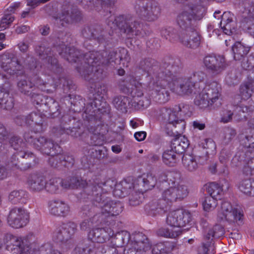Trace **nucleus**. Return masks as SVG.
<instances>
[{
	"instance_id": "1",
	"label": "nucleus",
	"mask_w": 254,
	"mask_h": 254,
	"mask_svg": "<svg viewBox=\"0 0 254 254\" xmlns=\"http://www.w3.org/2000/svg\"><path fill=\"white\" fill-rule=\"evenodd\" d=\"M65 52H60L59 54L70 63H77L84 61V64L82 67H77V69L82 76L86 79H98L102 76L103 65L121 64L124 67H127L130 61L128 51L125 48L119 49V51H111L108 52L106 51H90L84 55L82 58L80 52L75 48L65 47Z\"/></svg>"
},
{
	"instance_id": "2",
	"label": "nucleus",
	"mask_w": 254,
	"mask_h": 254,
	"mask_svg": "<svg viewBox=\"0 0 254 254\" xmlns=\"http://www.w3.org/2000/svg\"><path fill=\"white\" fill-rule=\"evenodd\" d=\"M180 175L175 172L168 175L162 172L159 175V182H167L169 187L162 191L161 198L152 199L145 205L144 209L148 215H162L169 210L172 203L181 200L187 196L188 189L180 182Z\"/></svg>"
},
{
	"instance_id": "3",
	"label": "nucleus",
	"mask_w": 254,
	"mask_h": 254,
	"mask_svg": "<svg viewBox=\"0 0 254 254\" xmlns=\"http://www.w3.org/2000/svg\"><path fill=\"white\" fill-rule=\"evenodd\" d=\"M117 184L113 180H109L101 182L100 185L98 184V188L88 186L85 189L87 198L91 200L93 204L100 206L101 213L105 217L116 216L123 210V204L119 201L112 200L102 194L110 191Z\"/></svg>"
},
{
	"instance_id": "4",
	"label": "nucleus",
	"mask_w": 254,
	"mask_h": 254,
	"mask_svg": "<svg viewBox=\"0 0 254 254\" xmlns=\"http://www.w3.org/2000/svg\"><path fill=\"white\" fill-rule=\"evenodd\" d=\"M180 61L178 59H169L163 65L166 75L165 80L159 82L162 86L168 87L174 93L184 96L191 94L197 85L191 77L182 76L176 73L180 69Z\"/></svg>"
},
{
	"instance_id": "5",
	"label": "nucleus",
	"mask_w": 254,
	"mask_h": 254,
	"mask_svg": "<svg viewBox=\"0 0 254 254\" xmlns=\"http://www.w3.org/2000/svg\"><path fill=\"white\" fill-rule=\"evenodd\" d=\"M189 110V106L180 104L173 108H164L160 110L159 119L165 124L164 129L170 136H176L182 134L186 127L184 120L179 119L178 115H185Z\"/></svg>"
},
{
	"instance_id": "6",
	"label": "nucleus",
	"mask_w": 254,
	"mask_h": 254,
	"mask_svg": "<svg viewBox=\"0 0 254 254\" xmlns=\"http://www.w3.org/2000/svg\"><path fill=\"white\" fill-rule=\"evenodd\" d=\"M205 0H191L184 6L177 19L178 25L182 29L181 31L194 28L192 27V21L200 20L203 17L205 9L202 3Z\"/></svg>"
},
{
	"instance_id": "7",
	"label": "nucleus",
	"mask_w": 254,
	"mask_h": 254,
	"mask_svg": "<svg viewBox=\"0 0 254 254\" xmlns=\"http://www.w3.org/2000/svg\"><path fill=\"white\" fill-rule=\"evenodd\" d=\"M156 183L157 179L154 175L148 174L139 177L135 184L132 182H127L126 180L122 181L116 186L113 193L116 196L123 197L130 191L132 187L140 192L143 193L153 188Z\"/></svg>"
},
{
	"instance_id": "8",
	"label": "nucleus",
	"mask_w": 254,
	"mask_h": 254,
	"mask_svg": "<svg viewBox=\"0 0 254 254\" xmlns=\"http://www.w3.org/2000/svg\"><path fill=\"white\" fill-rule=\"evenodd\" d=\"M221 87L217 82L207 84L194 99V104L200 108L216 106L219 102Z\"/></svg>"
},
{
	"instance_id": "9",
	"label": "nucleus",
	"mask_w": 254,
	"mask_h": 254,
	"mask_svg": "<svg viewBox=\"0 0 254 254\" xmlns=\"http://www.w3.org/2000/svg\"><path fill=\"white\" fill-rule=\"evenodd\" d=\"M107 25L112 29H115L117 27L124 29L125 33L127 35L128 38H132L134 35L136 36H142L140 24L135 21H127L125 17L120 15L115 17L110 15L106 21Z\"/></svg>"
},
{
	"instance_id": "10",
	"label": "nucleus",
	"mask_w": 254,
	"mask_h": 254,
	"mask_svg": "<svg viewBox=\"0 0 254 254\" xmlns=\"http://www.w3.org/2000/svg\"><path fill=\"white\" fill-rule=\"evenodd\" d=\"M191 220V215L190 212L183 209H177L168 213L166 222L171 228L181 229V228L189 224Z\"/></svg>"
},
{
	"instance_id": "11",
	"label": "nucleus",
	"mask_w": 254,
	"mask_h": 254,
	"mask_svg": "<svg viewBox=\"0 0 254 254\" xmlns=\"http://www.w3.org/2000/svg\"><path fill=\"white\" fill-rule=\"evenodd\" d=\"M243 217L242 212L237 208H233L228 201H224L217 214V221H227L230 223L241 221Z\"/></svg>"
},
{
	"instance_id": "12",
	"label": "nucleus",
	"mask_w": 254,
	"mask_h": 254,
	"mask_svg": "<svg viewBox=\"0 0 254 254\" xmlns=\"http://www.w3.org/2000/svg\"><path fill=\"white\" fill-rule=\"evenodd\" d=\"M29 213L22 207H15L9 211L7 223L13 228H20L25 226L28 222Z\"/></svg>"
},
{
	"instance_id": "13",
	"label": "nucleus",
	"mask_w": 254,
	"mask_h": 254,
	"mask_svg": "<svg viewBox=\"0 0 254 254\" xmlns=\"http://www.w3.org/2000/svg\"><path fill=\"white\" fill-rule=\"evenodd\" d=\"M161 11L160 5L154 0L149 1L141 7L136 8L137 14L148 21L156 20L161 15Z\"/></svg>"
},
{
	"instance_id": "14",
	"label": "nucleus",
	"mask_w": 254,
	"mask_h": 254,
	"mask_svg": "<svg viewBox=\"0 0 254 254\" xmlns=\"http://www.w3.org/2000/svg\"><path fill=\"white\" fill-rule=\"evenodd\" d=\"M203 64L207 69L215 75L220 74L228 65L224 56L216 55H209L205 57Z\"/></svg>"
},
{
	"instance_id": "15",
	"label": "nucleus",
	"mask_w": 254,
	"mask_h": 254,
	"mask_svg": "<svg viewBox=\"0 0 254 254\" xmlns=\"http://www.w3.org/2000/svg\"><path fill=\"white\" fill-rule=\"evenodd\" d=\"M33 145L43 154L51 156L50 157H55L61 151V148L57 143H54L52 140L43 136L34 139Z\"/></svg>"
},
{
	"instance_id": "16",
	"label": "nucleus",
	"mask_w": 254,
	"mask_h": 254,
	"mask_svg": "<svg viewBox=\"0 0 254 254\" xmlns=\"http://www.w3.org/2000/svg\"><path fill=\"white\" fill-rule=\"evenodd\" d=\"M76 230L77 225L74 222L63 224L54 232L53 240L57 242H66L72 237Z\"/></svg>"
},
{
	"instance_id": "17",
	"label": "nucleus",
	"mask_w": 254,
	"mask_h": 254,
	"mask_svg": "<svg viewBox=\"0 0 254 254\" xmlns=\"http://www.w3.org/2000/svg\"><path fill=\"white\" fill-rule=\"evenodd\" d=\"M0 66L10 75L16 74L21 67L17 58L10 53L0 56Z\"/></svg>"
},
{
	"instance_id": "18",
	"label": "nucleus",
	"mask_w": 254,
	"mask_h": 254,
	"mask_svg": "<svg viewBox=\"0 0 254 254\" xmlns=\"http://www.w3.org/2000/svg\"><path fill=\"white\" fill-rule=\"evenodd\" d=\"M6 249L8 251L17 250L19 254H30L29 247L25 244L23 240L20 238L6 234L5 236Z\"/></svg>"
},
{
	"instance_id": "19",
	"label": "nucleus",
	"mask_w": 254,
	"mask_h": 254,
	"mask_svg": "<svg viewBox=\"0 0 254 254\" xmlns=\"http://www.w3.org/2000/svg\"><path fill=\"white\" fill-rule=\"evenodd\" d=\"M179 41L188 47L196 48L200 44V38L197 32L193 28L185 31H180Z\"/></svg>"
},
{
	"instance_id": "20",
	"label": "nucleus",
	"mask_w": 254,
	"mask_h": 254,
	"mask_svg": "<svg viewBox=\"0 0 254 254\" xmlns=\"http://www.w3.org/2000/svg\"><path fill=\"white\" fill-rule=\"evenodd\" d=\"M245 10L243 13L241 23L248 32L254 37V6L244 3Z\"/></svg>"
},
{
	"instance_id": "21",
	"label": "nucleus",
	"mask_w": 254,
	"mask_h": 254,
	"mask_svg": "<svg viewBox=\"0 0 254 254\" xmlns=\"http://www.w3.org/2000/svg\"><path fill=\"white\" fill-rule=\"evenodd\" d=\"M221 20L218 24L223 32L228 35L232 34L236 31L237 23L234 15L230 11H225L221 16Z\"/></svg>"
},
{
	"instance_id": "22",
	"label": "nucleus",
	"mask_w": 254,
	"mask_h": 254,
	"mask_svg": "<svg viewBox=\"0 0 254 254\" xmlns=\"http://www.w3.org/2000/svg\"><path fill=\"white\" fill-rule=\"evenodd\" d=\"M114 232L110 228H96L90 231L88 233V238L92 242L84 245H88L91 243L93 244L94 242L103 243L108 240L110 237L113 236ZM95 246V245H94Z\"/></svg>"
},
{
	"instance_id": "23",
	"label": "nucleus",
	"mask_w": 254,
	"mask_h": 254,
	"mask_svg": "<svg viewBox=\"0 0 254 254\" xmlns=\"http://www.w3.org/2000/svg\"><path fill=\"white\" fill-rule=\"evenodd\" d=\"M36 52L42 59H46L48 62L47 67L54 72H59L61 68L58 64V61L56 58H53L51 52V49H46L43 46H38L36 48Z\"/></svg>"
},
{
	"instance_id": "24",
	"label": "nucleus",
	"mask_w": 254,
	"mask_h": 254,
	"mask_svg": "<svg viewBox=\"0 0 254 254\" xmlns=\"http://www.w3.org/2000/svg\"><path fill=\"white\" fill-rule=\"evenodd\" d=\"M166 75L164 70L159 73L157 77V80L154 85V90L156 94L154 98L157 102L159 103H164L169 100V93L165 89L167 86H162L159 82L165 80L164 77Z\"/></svg>"
},
{
	"instance_id": "25",
	"label": "nucleus",
	"mask_w": 254,
	"mask_h": 254,
	"mask_svg": "<svg viewBox=\"0 0 254 254\" xmlns=\"http://www.w3.org/2000/svg\"><path fill=\"white\" fill-rule=\"evenodd\" d=\"M49 210L51 214L57 216H66L70 212L69 205L61 200H53L49 203Z\"/></svg>"
},
{
	"instance_id": "26",
	"label": "nucleus",
	"mask_w": 254,
	"mask_h": 254,
	"mask_svg": "<svg viewBox=\"0 0 254 254\" xmlns=\"http://www.w3.org/2000/svg\"><path fill=\"white\" fill-rule=\"evenodd\" d=\"M27 184L32 191H40L46 187V180L45 177L39 174H33L29 176Z\"/></svg>"
},
{
	"instance_id": "27",
	"label": "nucleus",
	"mask_w": 254,
	"mask_h": 254,
	"mask_svg": "<svg viewBox=\"0 0 254 254\" xmlns=\"http://www.w3.org/2000/svg\"><path fill=\"white\" fill-rule=\"evenodd\" d=\"M80 214L82 217L85 218L80 223V228L81 230H87L93 226L95 216H92L93 213L87 205L82 207Z\"/></svg>"
},
{
	"instance_id": "28",
	"label": "nucleus",
	"mask_w": 254,
	"mask_h": 254,
	"mask_svg": "<svg viewBox=\"0 0 254 254\" xmlns=\"http://www.w3.org/2000/svg\"><path fill=\"white\" fill-rule=\"evenodd\" d=\"M26 124L33 127L35 132L44 130L43 118L39 113H32L26 117Z\"/></svg>"
},
{
	"instance_id": "29",
	"label": "nucleus",
	"mask_w": 254,
	"mask_h": 254,
	"mask_svg": "<svg viewBox=\"0 0 254 254\" xmlns=\"http://www.w3.org/2000/svg\"><path fill=\"white\" fill-rule=\"evenodd\" d=\"M139 244L143 245L141 248L143 250H150L151 248V244L146 236L142 233L135 232L131 235V244L134 248H138Z\"/></svg>"
},
{
	"instance_id": "30",
	"label": "nucleus",
	"mask_w": 254,
	"mask_h": 254,
	"mask_svg": "<svg viewBox=\"0 0 254 254\" xmlns=\"http://www.w3.org/2000/svg\"><path fill=\"white\" fill-rule=\"evenodd\" d=\"M204 161L198 160V157L194 156L190 154H185L182 158V161L184 166L189 171H194L198 167V164H203L205 163L206 157H204Z\"/></svg>"
},
{
	"instance_id": "31",
	"label": "nucleus",
	"mask_w": 254,
	"mask_h": 254,
	"mask_svg": "<svg viewBox=\"0 0 254 254\" xmlns=\"http://www.w3.org/2000/svg\"><path fill=\"white\" fill-rule=\"evenodd\" d=\"M59 160L60 162L62 161V165L66 167H71L74 163V160L72 156L69 155L68 154H60L58 153L55 157H50L49 162L53 167H56L58 165L57 163L54 162L55 160Z\"/></svg>"
},
{
	"instance_id": "32",
	"label": "nucleus",
	"mask_w": 254,
	"mask_h": 254,
	"mask_svg": "<svg viewBox=\"0 0 254 254\" xmlns=\"http://www.w3.org/2000/svg\"><path fill=\"white\" fill-rule=\"evenodd\" d=\"M71 188H76L78 187L83 188L84 190L81 194L82 196L84 198H87V194L85 193L84 190L88 186H96L98 188V184L99 185L101 184V183H99L97 180L94 181L93 184H87L86 181L82 180L81 178L78 177H73L69 178Z\"/></svg>"
},
{
	"instance_id": "33",
	"label": "nucleus",
	"mask_w": 254,
	"mask_h": 254,
	"mask_svg": "<svg viewBox=\"0 0 254 254\" xmlns=\"http://www.w3.org/2000/svg\"><path fill=\"white\" fill-rule=\"evenodd\" d=\"M81 14L79 11L75 9L69 12V10L64 9L60 14L59 18L61 21H64L66 23L76 22L80 19Z\"/></svg>"
},
{
	"instance_id": "34",
	"label": "nucleus",
	"mask_w": 254,
	"mask_h": 254,
	"mask_svg": "<svg viewBox=\"0 0 254 254\" xmlns=\"http://www.w3.org/2000/svg\"><path fill=\"white\" fill-rule=\"evenodd\" d=\"M189 144L187 138L185 137H179L172 141L170 148L180 156V154L188 147Z\"/></svg>"
},
{
	"instance_id": "35",
	"label": "nucleus",
	"mask_w": 254,
	"mask_h": 254,
	"mask_svg": "<svg viewBox=\"0 0 254 254\" xmlns=\"http://www.w3.org/2000/svg\"><path fill=\"white\" fill-rule=\"evenodd\" d=\"M180 155L170 147L165 150L162 154V160L164 164L169 166H174L177 163Z\"/></svg>"
},
{
	"instance_id": "36",
	"label": "nucleus",
	"mask_w": 254,
	"mask_h": 254,
	"mask_svg": "<svg viewBox=\"0 0 254 254\" xmlns=\"http://www.w3.org/2000/svg\"><path fill=\"white\" fill-rule=\"evenodd\" d=\"M232 50L234 59L240 61L245 58L249 51V48L242 45L241 43L237 42L233 45Z\"/></svg>"
},
{
	"instance_id": "37",
	"label": "nucleus",
	"mask_w": 254,
	"mask_h": 254,
	"mask_svg": "<svg viewBox=\"0 0 254 254\" xmlns=\"http://www.w3.org/2000/svg\"><path fill=\"white\" fill-rule=\"evenodd\" d=\"M26 197L27 192L26 191L22 190H14L10 192L8 199L11 203L15 204L19 203H24Z\"/></svg>"
},
{
	"instance_id": "38",
	"label": "nucleus",
	"mask_w": 254,
	"mask_h": 254,
	"mask_svg": "<svg viewBox=\"0 0 254 254\" xmlns=\"http://www.w3.org/2000/svg\"><path fill=\"white\" fill-rule=\"evenodd\" d=\"M100 110L98 107L96 100H94L89 103L86 106L83 118L88 121H91L94 118L95 114Z\"/></svg>"
},
{
	"instance_id": "39",
	"label": "nucleus",
	"mask_w": 254,
	"mask_h": 254,
	"mask_svg": "<svg viewBox=\"0 0 254 254\" xmlns=\"http://www.w3.org/2000/svg\"><path fill=\"white\" fill-rule=\"evenodd\" d=\"M9 97L8 90L3 85L0 86V105L4 103L5 104L4 108L6 110H10L13 107V104L12 99Z\"/></svg>"
},
{
	"instance_id": "40",
	"label": "nucleus",
	"mask_w": 254,
	"mask_h": 254,
	"mask_svg": "<svg viewBox=\"0 0 254 254\" xmlns=\"http://www.w3.org/2000/svg\"><path fill=\"white\" fill-rule=\"evenodd\" d=\"M223 185L213 182L209 184L207 188V191L210 194L208 196H212L217 199H220L223 194Z\"/></svg>"
},
{
	"instance_id": "41",
	"label": "nucleus",
	"mask_w": 254,
	"mask_h": 254,
	"mask_svg": "<svg viewBox=\"0 0 254 254\" xmlns=\"http://www.w3.org/2000/svg\"><path fill=\"white\" fill-rule=\"evenodd\" d=\"M157 233L158 236L161 237L175 238L181 234L182 231L179 228L174 229L173 228L169 229L162 227L158 230Z\"/></svg>"
},
{
	"instance_id": "42",
	"label": "nucleus",
	"mask_w": 254,
	"mask_h": 254,
	"mask_svg": "<svg viewBox=\"0 0 254 254\" xmlns=\"http://www.w3.org/2000/svg\"><path fill=\"white\" fill-rule=\"evenodd\" d=\"M161 35L162 37L170 41L175 42L179 41L180 32L179 33L177 30L169 27L163 28L161 30Z\"/></svg>"
},
{
	"instance_id": "43",
	"label": "nucleus",
	"mask_w": 254,
	"mask_h": 254,
	"mask_svg": "<svg viewBox=\"0 0 254 254\" xmlns=\"http://www.w3.org/2000/svg\"><path fill=\"white\" fill-rule=\"evenodd\" d=\"M113 103L117 110L122 112H126L129 104V100L126 96H117L114 99Z\"/></svg>"
},
{
	"instance_id": "44",
	"label": "nucleus",
	"mask_w": 254,
	"mask_h": 254,
	"mask_svg": "<svg viewBox=\"0 0 254 254\" xmlns=\"http://www.w3.org/2000/svg\"><path fill=\"white\" fill-rule=\"evenodd\" d=\"M61 182L62 179L60 178H52L49 180L48 182L46 181L45 189L50 193H58L60 190V184H61Z\"/></svg>"
},
{
	"instance_id": "45",
	"label": "nucleus",
	"mask_w": 254,
	"mask_h": 254,
	"mask_svg": "<svg viewBox=\"0 0 254 254\" xmlns=\"http://www.w3.org/2000/svg\"><path fill=\"white\" fill-rule=\"evenodd\" d=\"M96 246L92 243L88 245L77 247L72 251L71 254H97Z\"/></svg>"
},
{
	"instance_id": "46",
	"label": "nucleus",
	"mask_w": 254,
	"mask_h": 254,
	"mask_svg": "<svg viewBox=\"0 0 254 254\" xmlns=\"http://www.w3.org/2000/svg\"><path fill=\"white\" fill-rule=\"evenodd\" d=\"M238 188L242 192L250 196L253 190L254 193V182L252 184L249 179L242 180L238 185Z\"/></svg>"
},
{
	"instance_id": "47",
	"label": "nucleus",
	"mask_w": 254,
	"mask_h": 254,
	"mask_svg": "<svg viewBox=\"0 0 254 254\" xmlns=\"http://www.w3.org/2000/svg\"><path fill=\"white\" fill-rule=\"evenodd\" d=\"M224 234L223 227L220 225H216L212 228L209 229L206 238L208 240L212 239L213 238H219Z\"/></svg>"
},
{
	"instance_id": "48",
	"label": "nucleus",
	"mask_w": 254,
	"mask_h": 254,
	"mask_svg": "<svg viewBox=\"0 0 254 254\" xmlns=\"http://www.w3.org/2000/svg\"><path fill=\"white\" fill-rule=\"evenodd\" d=\"M35 86L31 79L30 80H21L17 83L18 90L24 94H28L29 92Z\"/></svg>"
},
{
	"instance_id": "49",
	"label": "nucleus",
	"mask_w": 254,
	"mask_h": 254,
	"mask_svg": "<svg viewBox=\"0 0 254 254\" xmlns=\"http://www.w3.org/2000/svg\"><path fill=\"white\" fill-rule=\"evenodd\" d=\"M131 193V194L129 196V204L131 205H138L140 203L139 199L140 198V196L142 195L143 193L140 192L139 191H138L137 190L133 188V187L130 190V191L126 194L124 197ZM124 197V196L123 197Z\"/></svg>"
},
{
	"instance_id": "50",
	"label": "nucleus",
	"mask_w": 254,
	"mask_h": 254,
	"mask_svg": "<svg viewBox=\"0 0 254 254\" xmlns=\"http://www.w3.org/2000/svg\"><path fill=\"white\" fill-rule=\"evenodd\" d=\"M14 20L11 14H5L0 19V31L9 27Z\"/></svg>"
},
{
	"instance_id": "51",
	"label": "nucleus",
	"mask_w": 254,
	"mask_h": 254,
	"mask_svg": "<svg viewBox=\"0 0 254 254\" xmlns=\"http://www.w3.org/2000/svg\"><path fill=\"white\" fill-rule=\"evenodd\" d=\"M217 199L212 196H206L203 202V209L205 211H209L213 210L217 205Z\"/></svg>"
},
{
	"instance_id": "52",
	"label": "nucleus",
	"mask_w": 254,
	"mask_h": 254,
	"mask_svg": "<svg viewBox=\"0 0 254 254\" xmlns=\"http://www.w3.org/2000/svg\"><path fill=\"white\" fill-rule=\"evenodd\" d=\"M236 134V130L230 127L226 128L223 130L222 142L224 144L229 143L235 137Z\"/></svg>"
},
{
	"instance_id": "53",
	"label": "nucleus",
	"mask_w": 254,
	"mask_h": 254,
	"mask_svg": "<svg viewBox=\"0 0 254 254\" xmlns=\"http://www.w3.org/2000/svg\"><path fill=\"white\" fill-rule=\"evenodd\" d=\"M93 30L101 31V26L97 25L85 27L82 31V34L86 38H92L93 36H97L98 35L97 33L93 32Z\"/></svg>"
},
{
	"instance_id": "54",
	"label": "nucleus",
	"mask_w": 254,
	"mask_h": 254,
	"mask_svg": "<svg viewBox=\"0 0 254 254\" xmlns=\"http://www.w3.org/2000/svg\"><path fill=\"white\" fill-rule=\"evenodd\" d=\"M248 125L250 128L247 129L246 138L249 142L254 143V119L249 120Z\"/></svg>"
},
{
	"instance_id": "55",
	"label": "nucleus",
	"mask_w": 254,
	"mask_h": 254,
	"mask_svg": "<svg viewBox=\"0 0 254 254\" xmlns=\"http://www.w3.org/2000/svg\"><path fill=\"white\" fill-rule=\"evenodd\" d=\"M130 94L133 98L134 101L135 99L142 97L143 95L142 85L139 83H137L136 85L132 86L130 91Z\"/></svg>"
},
{
	"instance_id": "56",
	"label": "nucleus",
	"mask_w": 254,
	"mask_h": 254,
	"mask_svg": "<svg viewBox=\"0 0 254 254\" xmlns=\"http://www.w3.org/2000/svg\"><path fill=\"white\" fill-rule=\"evenodd\" d=\"M116 0H82V1L89 2V5H97L98 4L102 6H111L114 4Z\"/></svg>"
},
{
	"instance_id": "57",
	"label": "nucleus",
	"mask_w": 254,
	"mask_h": 254,
	"mask_svg": "<svg viewBox=\"0 0 254 254\" xmlns=\"http://www.w3.org/2000/svg\"><path fill=\"white\" fill-rule=\"evenodd\" d=\"M246 85L245 83L242 84L240 87V96L243 100H247L250 98L253 92Z\"/></svg>"
},
{
	"instance_id": "58",
	"label": "nucleus",
	"mask_w": 254,
	"mask_h": 254,
	"mask_svg": "<svg viewBox=\"0 0 254 254\" xmlns=\"http://www.w3.org/2000/svg\"><path fill=\"white\" fill-rule=\"evenodd\" d=\"M140 98L135 99L134 101V102L137 104L139 108H146L149 106L150 101L148 98L142 96Z\"/></svg>"
},
{
	"instance_id": "59",
	"label": "nucleus",
	"mask_w": 254,
	"mask_h": 254,
	"mask_svg": "<svg viewBox=\"0 0 254 254\" xmlns=\"http://www.w3.org/2000/svg\"><path fill=\"white\" fill-rule=\"evenodd\" d=\"M233 115V113L231 111L228 110H223L221 114V122L224 123H227L231 121Z\"/></svg>"
},
{
	"instance_id": "60",
	"label": "nucleus",
	"mask_w": 254,
	"mask_h": 254,
	"mask_svg": "<svg viewBox=\"0 0 254 254\" xmlns=\"http://www.w3.org/2000/svg\"><path fill=\"white\" fill-rule=\"evenodd\" d=\"M10 143L15 150H18L23 144L21 139L16 136H13L10 138Z\"/></svg>"
},
{
	"instance_id": "61",
	"label": "nucleus",
	"mask_w": 254,
	"mask_h": 254,
	"mask_svg": "<svg viewBox=\"0 0 254 254\" xmlns=\"http://www.w3.org/2000/svg\"><path fill=\"white\" fill-rule=\"evenodd\" d=\"M201 145L203 148L213 151L216 148L214 142L211 139H205L201 143Z\"/></svg>"
},
{
	"instance_id": "62",
	"label": "nucleus",
	"mask_w": 254,
	"mask_h": 254,
	"mask_svg": "<svg viewBox=\"0 0 254 254\" xmlns=\"http://www.w3.org/2000/svg\"><path fill=\"white\" fill-rule=\"evenodd\" d=\"M119 235L122 236L123 243L124 244H127L129 242H131V235L130 234L126 231H122Z\"/></svg>"
},
{
	"instance_id": "63",
	"label": "nucleus",
	"mask_w": 254,
	"mask_h": 254,
	"mask_svg": "<svg viewBox=\"0 0 254 254\" xmlns=\"http://www.w3.org/2000/svg\"><path fill=\"white\" fill-rule=\"evenodd\" d=\"M94 33H96L98 34L97 36H93L92 38H94L95 39H97L99 42H103L104 41V37L105 36V32L102 29L101 27V31L96 30L93 31Z\"/></svg>"
},
{
	"instance_id": "64",
	"label": "nucleus",
	"mask_w": 254,
	"mask_h": 254,
	"mask_svg": "<svg viewBox=\"0 0 254 254\" xmlns=\"http://www.w3.org/2000/svg\"><path fill=\"white\" fill-rule=\"evenodd\" d=\"M44 249H45L46 254H61L60 252L54 250L53 247L49 244L45 245Z\"/></svg>"
}]
</instances>
